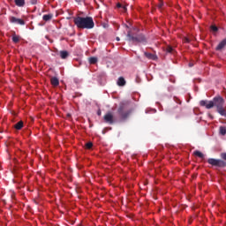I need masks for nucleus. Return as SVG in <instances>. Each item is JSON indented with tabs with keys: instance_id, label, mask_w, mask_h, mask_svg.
Segmentation results:
<instances>
[{
	"instance_id": "18",
	"label": "nucleus",
	"mask_w": 226,
	"mask_h": 226,
	"mask_svg": "<svg viewBox=\"0 0 226 226\" xmlns=\"http://www.w3.org/2000/svg\"><path fill=\"white\" fill-rule=\"evenodd\" d=\"M193 154L195 156H198L199 158H201L202 160H204V154H202V152L196 150L193 152Z\"/></svg>"
},
{
	"instance_id": "13",
	"label": "nucleus",
	"mask_w": 226,
	"mask_h": 226,
	"mask_svg": "<svg viewBox=\"0 0 226 226\" xmlns=\"http://www.w3.org/2000/svg\"><path fill=\"white\" fill-rule=\"evenodd\" d=\"M117 84L119 87L126 86V80L124 79V78L120 77V78H118Z\"/></svg>"
},
{
	"instance_id": "25",
	"label": "nucleus",
	"mask_w": 226,
	"mask_h": 226,
	"mask_svg": "<svg viewBox=\"0 0 226 226\" xmlns=\"http://www.w3.org/2000/svg\"><path fill=\"white\" fill-rule=\"evenodd\" d=\"M158 8L159 10H162V8H163V0L160 1V4H158Z\"/></svg>"
},
{
	"instance_id": "17",
	"label": "nucleus",
	"mask_w": 226,
	"mask_h": 226,
	"mask_svg": "<svg viewBox=\"0 0 226 226\" xmlns=\"http://www.w3.org/2000/svg\"><path fill=\"white\" fill-rule=\"evenodd\" d=\"M88 61L90 64H96L98 63V57L91 56L90 58H88Z\"/></svg>"
},
{
	"instance_id": "3",
	"label": "nucleus",
	"mask_w": 226,
	"mask_h": 226,
	"mask_svg": "<svg viewBox=\"0 0 226 226\" xmlns=\"http://www.w3.org/2000/svg\"><path fill=\"white\" fill-rule=\"evenodd\" d=\"M117 114L121 121H126V118L130 117V114H132V109L129 108L128 102H122L119 103Z\"/></svg>"
},
{
	"instance_id": "31",
	"label": "nucleus",
	"mask_w": 226,
	"mask_h": 226,
	"mask_svg": "<svg viewBox=\"0 0 226 226\" xmlns=\"http://www.w3.org/2000/svg\"><path fill=\"white\" fill-rule=\"evenodd\" d=\"M120 41L119 37H117V41Z\"/></svg>"
},
{
	"instance_id": "30",
	"label": "nucleus",
	"mask_w": 226,
	"mask_h": 226,
	"mask_svg": "<svg viewBox=\"0 0 226 226\" xmlns=\"http://www.w3.org/2000/svg\"><path fill=\"white\" fill-rule=\"evenodd\" d=\"M97 114H98V116H102V111L99 110V111L97 112Z\"/></svg>"
},
{
	"instance_id": "22",
	"label": "nucleus",
	"mask_w": 226,
	"mask_h": 226,
	"mask_svg": "<svg viewBox=\"0 0 226 226\" xmlns=\"http://www.w3.org/2000/svg\"><path fill=\"white\" fill-rule=\"evenodd\" d=\"M221 110H222V113H219L220 116H223L224 117H226V107L222 106Z\"/></svg>"
},
{
	"instance_id": "6",
	"label": "nucleus",
	"mask_w": 226,
	"mask_h": 226,
	"mask_svg": "<svg viewBox=\"0 0 226 226\" xmlns=\"http://www.w3.org/2000/svg\"><path fill=\"white\" fill-rule=\"evenodd\" d=\"M104 123H107L108 124H114L116 123V120L114 118V114L112 113V111H108L104 117Z\"/></svg>"
},
{
	"instance_id": "5",
	"label": "nucleus",
	"mask_w": 226,
	"mask_h": 226,
	"mask_svg": "<svg viewBox=\"0 0 226 226\" xmlns=\"http://www.w3.org/2000/svg\"><path fill=\"white\" fill-rule=\"evenodd\" d=\"M207 163H209V165H212L213 167H219L220 169H223L226 167V162L222 159L209 158L207 160Z\"/></svg>"
},
{
	"instance_id": "2",
	"label": "nucleus",
	"mask_w": 226,
	"mask_h": 226,
	"mask_svg": "<svg viewBox=\"0 0 226 226\" xmlns=\"http://www.w3.org/2000/svg\"><path fill=\"white\" fill-rule=\"evenodd\" d=\"M73 22L78 29H93L94 27V21L92 17H80L74 18Z\"/></svg>"
},
{
	"instance_id": "15",
	"label": "nucleus",
	"mask_w": 226,
	"mask_h": 226,
	"mask_svg": "<svg viewBox=\"0 0 226 226\" xmlns=\"http://www.w3.org/2000/svg\"><path fill=\"white\" fill-rule=\"evenodd\" d=\"M68 56H70V53L66 50L60 51V57L61 59H67Z\"/></svg>"
},
{
	"instance_id": "12",
	"label": "nucleus",
	"mask_w": 226,
	"mask_h": 226,
	"mask_svg": "<svg viewBox=\"0 0 226 226\" xmlns=\"http://www.w3.org/2000/svg\"><path fill=\"white\" fill-rule=\"evenodd\" d=\"M51 86H54V87H57L59 86V79L56 77H53L50 79Z\"/></svg>"
},
{
	"instance_id": "26",
	"label": "nucleus",
	"mask_w": 226,
	"mask_h": 226,
	"mask_svg": "<svg viewBox=\"0 0 226 226\" xmlns=\"http://www.w3.org/2000/svg\"><path fill=\"white\" fill-rule=\"evenodd\" d=\"M221 158H222V160H226V153H222V154H221Z\"/></svg>"
},
{
	"instance_id": "21",
	"label": "nucleus",
	"mask_w": 226,
	"mask_h": 226,
	"mask_svg": "<svg viewBox=\"0 0 226 226\" xmlns=\"http://www.w3.org/2000/svg\"><path fill=\"white\" fill-rule=\"evenodd\" d=\"M86 149H91L93 147V142H87L85 145Z\"/></svg>"
},
{
	"instance_id": "1",
	"label": "nucleus",
	"mask_w": 226,
	"mask_h": 226,
	"mask_svg": "<svg viewBox=\"0 0 226 226\" xmlns=\"http://www.w3.org/2000/svg\"><path fill=\"white\" fill-rule=\"evenodd\" d=\"M200 107H205L206 109H213V107L216 108L218 114H223L222 109H223V105H225V99L223 97L218 95L213 98L212 101L202 100L200 102Z\"/></svg>"
},
{
	"instance_id": "20",
	"label": "nucleus",
	"mask_w": 226,
	"mask_h": 226,
	"mask_svg": "<svg viewBox=\"0 0 226 226\" xmlns=\"http://www.w3.org/2000/svg\"><path fill=\"white\" fill-rule=\"evenodd\" d=\"M220 133H221V135H226V127L221 126Z\"/></svg>"
},
{
	"instance_id": "4",
	"label": "nucleus",
	"mask_w": 226,
	"mask_h": 226,
	"mask_svg": "<svg viewBox=\"0 0 226 226\" xmlns=\"http://www.w3.org/2000/svg\"><path fill=\"white\" fill-rule=\"evenodd\" d=\"M127 38L128 41H132L133 43H146V37L142 34L132 36V34L128 32Z\"/></svg>"
},
{
	"instance_id": "10",
	"label": "nucleus",
	"mask_w": 226,
	"mask_h": 226,
	"mask_svg": "<svg viewBox=\"0 0 226 226\" xmlns=\"http://www.w3.org/2000/svg\"><path fill=\"white\" fill-rule=\"evenodd\" d=\"M226 46V38L223 39L215 48V50H222Z\"/></svg>"
},
{
	"instance_id": "14",
	"label": "nucleus",
	"mask_w": 226,
	"mask_h": 226,
	"mask_svg": "<svg viewBox=\"0 0 226 226\" xmlns=\"http://www.w3.org/2000/svg\"><path fill=\"white\" fill-rule=\"evenodd\" d=\"M54 17V14H44L42 16V19L45 21V22H49V20H52V18Z\"/></svg>"
},
{
	"instance_id": "28",
	"label": "nucleus",
	"mask_w": 226,
	"mask_h": 226,
	"mask_svg": "<svg viewBox=\"0 0 226 226\" xmlns=\"http://www.w3.org/2000/svg\"><path fill=\"white\" fill-rule=\"evenodd\" d=\"M208 117H210V119H214L213 115L209 114Z\"/></svg>"
},
{
	"instance_id": "7",
	"label": "nucleus",
	"mask_w": 226,
	"mask_h": 226,
	"mask_svg": "<svg viewBox=\"0 0 226 226\" xmlns=\"http://www.w3.org/2000/svg\"><path fill=\"white\" fill-rule=\"evenodd\" d=\"M9 20L11 24H19V26H25L26 25V21H24V19H18L16 17H10Z\"/></svg>"
},
{
	"instance_id": "19",
	"label": "nucleus",
	"mask_w": 226,
	"mask_h": 226,
	"mask_svg": "<svg viewBox=\"0 0 226 226\" xmlns=\"http://www.w3.org/2000/svg\"><path fill=\"white\" fill-rule=\"evenodd\" d=\"M12 41L13 43H19L20 41V36L14 34L12 35Z\"/></svg>"
},
{
	"instance_id": "23",
	"label": "nucleus",
	"mask_w": 226,
	"mask_h": 226,
	"mask_svg": "<svg viewBox=\"0 0 226 226\" xmlns=\"http://www.w3.org/2000/svg\"><path fill=\"white\" fill-rule=\"evenodd\" d=\"M211 31H213L214 33H216L218 31V26H210Z\"/></svg>"
},
{
	"instance_id": "27",
	"label": "nucleus",
	"mask_w": 226,
	"mask_h": 226,
	"mask_svg": "<svg viewBox=\"0 0 226 226\" xmlns=\"http://www.w3.org/2000/svg\"><path fill=\"white\" fill-rule=\"evenodd\" d=\"M32 4H36V0H31Z\"/></svg>"
},
{
	"instance_id": "9",
	"label": "nucleus",
	"mask_w": 226,
	"mask_h": 226,
	"mask_svg": "<svg viewBox=\"0 0 226 226\" xmlns=\"http://www.w3.org/2000/svg\"><path fill=\"white\" fill-rule=\"evenodd\" d=\"M14 3L19 8H24L26 6V0H14Z\"/></svg>"
},
{
	"instance_id": "8",
	"label": "nucleus",
	"mask_w": 226,
	"mask_h": 226,
	"mask_svg": "<svg viewBox=\"0 0 226 226\" xmlns=\"http://www.w3.org/2000/svg\"><path fill=\"white\" fill-rule=\"evenodd\" d=\"M144 56H147V59H151L152 61H156V59H158V56H156V55L149 52H145Z\"/></svg>"
},
{
	"instance_id": "24",
	"label": "nucleus",
	"mask_w": 226,
	"mask_h": 226,
	"mask_svg": "<svg viewBox=\"0 0 226 226\" xmlns=\"http://www.w3.org/2000/svg\"><path fill=\"white\" fill-rule=\"evenodd\" d=\"M117 8H123L124 11H126V6H123L120 3L117 4Z\"/></svg>"
},
{
	"instance_id": "11",
	"label": "nucleus",
	"mask_w": 226,
	"mask_h": 226,
	"mask_svg": "<svg viewBox=\"0 0 226 226\" xmlns=\"http://www.w3.org/2000/svg\"><path fill=\"white\" fill-rule=\"evenodd\" d=\"M164 50L166 54H176V49H174V48H172L170 45L166 46Z\"/></svg>"
},
{
	"instance_id": "29",
	"label": "nucleus",
	"mask_w": 226,
	"mask_h": 226,
	"mask_svg": "<svg viewBox=\"0 0 226 226\" xmlns=\"http://www.w3.org/2000/svg\"><path fill=\"white\" fill-rule=\"evenodd\" d=\"M76 3H82V0H75Z\"/></svg>"
},
{
	"instance_id": "16",
	"label": "nucleus",
	"mask_w": 226,
	"mask_h": 226,
	"mask_svg": "<svg viewBox=\"0 0 226 226\" xmlns=\"http://www.w3.org/2000/svg\"><path fill=\"white\" fill-rule=\"evenodd\" d=\"M14 128L16 130H22V128H24V122L23 121H19L15 125Z\"/></svg>"
}]
</instances>
